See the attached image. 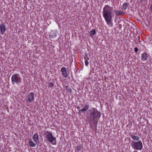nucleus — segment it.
Returning <instances> with one entry per match:
<instances>
[{"instance_id":"nucleus-1","label":"nucleus","mask_w":152,"mask_h":152,"mask_svg":"<svg viewBox=\"0 0 152 152\" xmlns=\"http://www.w3.org/2000/svg\"><path fill=\"white\" fill-rule=\"evenodd\" d=\"M103 15L107 24L109 26H112L113 23L112 21L114 13L112 7L108 5H105L103 9Z\"/></svg>"},{"instance_id":"nucleus-2","label":"nucleus","mask_w":152,"mask_h":152,"mask_svg":"<svg viewBox=\"0 0 152 152\" xmlns=\"http://www.w3.org/2000/svg\"><path fill=\"white\" fill-rule=\"evenodd\" d=\"M43 135L47 141L50 142L51 144L54 145H56V138L53 136L51 131H45L44 132Z\"/></svg>"},{"instance_id":"nucleus-3","label":"nucleus","mask_w":152,"mask_h":152,"mask_svg":"<svg viewBox=\"0 0 152 152\" xmlns=\"http://www.w3.org/2000/svg\"><path fill=\"white\" fill-rule=\"evenodd\" d=\"M101 117V113L96 108L93 109L91 113L90 118L91 121H94L96 124L97 123L99 119Z\"/></svg>"},{"instance_id":"nucleus-4","label":"nucleus","mask_w":152,"mask_h":152,"mask_svg":"<svg viewBox=\"0 0 152 152\" xmlns=\"http://www.w3.org/2000/svg\"><path fill=\"white\" fill-rule=\"evenodd\" d=\"M22 78L19 74H13L11 77L12 83V84L15 85L16 83L17 85H19L21 83Z\"/></svg>"},{"instance_id":"nucleus-5","label":"nucleus","mask_w":152,"mask_h":152,"mask_svg":"<svg viewBox=\"0 0 152 152\" xmlns=\"http://www.w3.org/2000/svg\"><path fill=\"white\" fill-rule=\"evenodd\" d=\"M134 148L135 150H141L142 148V144L141 141L134 142Z\"/></svg>"},{"instance_id":"nucleus-6","label":"nucleus","mask_w":152,"mask_h":152,"mask_svg":"<svg viewBox=\"0 0 152 152\" xmlns=\"http://www.w3.org/2000/svg\"><path fill=\"white\" fill-rule=\"evenodd\" d=\"M34 100V93L33 92H31L27 96L26 100L28 102H31Z\"/></svg>"},{"instance_id":"nucleus-7","label":"nucleus","mask_w":152,"mask_h":152,"mask_svg":"<svg viewBox=\"0 0 152 152\" xmlns=\"http://www.w3.org/2000/svg\"><path fill=\"white\" fill-rule=\"evenodd\" d=\"M6 30V27L5 25L3 23H1L0 25V31L1 34L3 35Z\"/></svg>"},{"instance_id":"nucleus-8","label":"nucleus","mask_w":152,"mask_h":152,"mask_svg":"<svg viewBox=\"0 0 152 152\" xmlns=\"http://www.w3.org/2000/svg\"><path fill=\"white\" fill-rule=\"evenodd\" d=\"M61 72L62 75L65 78H67L68 76V75L66 71V69L65 67H62L61 69Z\"/></svg>"},{"instance_id":"nucleus-9","label":"nucleus","mask_w":152,"mask_h":152,"mask_svg":"<svg viewBox=\"0 0 152 152\" xmlns=\"http://www.w3.org/2000/svg\"><path fill=\"white\" fill-rule=\"evenodd\" d=\"M148 56V54L146 53H143L141 55V60L143 61H145L147 60Z\"/></svg>"},{"instance_id":"nucleus-10","label":"nucleus","mask_w":152,"mask_h":152,"mask_svg":"<svg viewBox=\"0 0 152 152\" xmlns=\"http://www.w3.org/2000/svg\"><path fill=\"white\" fill-rule=\"evenodd\" d=\"M89 105L87 104L85 105L84 106V107L82 109L80 110H79V114H81L82 112L84 111H86L89 107Z\"/></svg>"},{"instance_id":"nucleus-11","label":"nucleus","mask_w":152,"mask_h":152,"mask_svg":"<svg viewBox=\"0 0 152 152\" xmlns=\"http://www.w3.org/2000/svg\"><path fill=\"white\" fill-rule=\"evenodd\" d=\"M130 136L132 139L134 140L138 141L139 140H140V137L138 136H135L134 135L132 134Z\"/></svg>"},{"instance_id":"nucleus-12","label":"nucleus","mask_w":152,"mask_h":152,"mask_svg":"<svg viewBox=\"0 0 152 152\" xmlns=\"http://www.w3.org/2000/svg\"><path fill=\"white\" fill-rule=\"evenodd\" d=\"M34 140L35 142L38 141L39 137L37 133H35L33 137Z\"/></svg>"},{"instance_id":"nucleus-13","label":"nucleus","mask_w":152,"mask_h":152,"mask_svg":"<svg viewBox=\"0 0 152 152\" xmlns=\"http://www.w3.org/2000/svg\"><path fill=\"white\" fill-rule=\"evenodd\" d=\"M96 33V30L95 29H92L90 31V36L92 37L93 36H94L95 34Z\"/></svg>"},{"instance_id":"nucleus-14","label":"nucleus","mask_w":152,"mask_h":152,"mask_svg":"<svg viewBox=\"0 0 152 152\" xmlns=\"http://www.w3.org/2000/svg\"><path fill=\"white\" fill-rule=\"evenodd\" d=\"M29 145L30 147H35L36 146L35 144L31 140H30L29 141Z\"/></svg>"},{"instance_id":"nucleus-15","label":"nucleus","mask_w":152,"mask_h":152,"mask_svg":"<svg viewBox=\"0 0 152 152\" xmlns=\"http://www.w3.org/2000/svg\"><path fill=\"white\" fill-rule=\"evenodd\" d=\"M127 5L128 6V4L127 3H124L121 9L122 10H125L127 8Z\"/></svg>"},{"instance_id":"nucleus-16","label":"nucleus","mask_w":152,"mask_h":152,"mask_svg":"<svg viewBox=\"0 0 152 152\" xmlns=\"http://www.w3.org/2000/svg\"><path fill=\"white\" fill-rule=\"evenodd\" d=\"M83 149V145L81 144H79L78 145L77 147L76 150L78 151H81V150Z\"/></svg>"},{"instance_id":"nucleus-17","label":"nucleus","mask_w":152,"mask_h":152,"mask_svg":"<svg viewBox=\"0 0 152 152\" xmlns=\"http://www.w3.org/2000/svg\"><path fill=\"white\" fill-rule=\"evenodd\" d=\"M137 37L135 38V39H134V41L136 43L138 42V41L139 42H140V37L139 35H136Z\"/></svg>"},{"instance_id":"nucleus-18","label":"nucleus","mask_w":152,"mask_h":152,"mask_svg":"<svg viewBox=\"0 0 152 152\" xmlns=\"http://www.w3.org/2000/svg\"><path fill=\"white\" fill-rule=\"evenodd\" d=\"M121 10H115V13L116 15L118 16L120 15Z\"/></svg>"},{"instance_id":"nucleus-19","label":"nucleus","mask_w":152,"mask_h":152,"mask_svg":"<svg viewBox=\"0 0 152 152\" xmlns=\"http://www.w3.org/2000/svg\"><path fill=\"white\" fill-rule=\"evenodd\" d=\"M66 90L68 92H69V93H70L71 92L72 89L71 88L68 87V86H66Z\"/></svg>"},{"instance_id":"nucleus-20","label":"nucleus","mask_w":152,"mask_h":152,"mask_svg":"<svg viewBox=\"0 0 152 152\" xmlns=\"http://www.w3.org/2000/svg\"><path fill=\"white\" fill-rule=\"evenodd\" d=\"M84 58L85 60H89L88 57V54L86 53H85Z\"/></svg>"},{"instance_id":"nucleus-21","label":"nucleus","mask_w":152,"mask_h":152,"mask_svg":"<svg viewBox=\"0 0 152 152\" xmlns=\"http://www.w3.org/2000/svg\"><path fill=\"white\" fill-rule=\"evenodd\" d=\"M49 85L50 87V88H52L53 86V83L50 82L49 84Z\"/></svg>"},{"instance_id":"nucleus-22","label":"nucleus","mask_w":152,"mask_h":152,"mask_svg":"<svg viewBox=\"0 0 152 152\" xmlns=\"http://www.w3.org/2000/svg\"><path fill=\"white\" fill-rule=\"evenodd\" d=\"M134 52L136 53H137L138 52V51L139 50H138V48L137 47L135 48L134 49Z\"/></svg>"},{"instance_id":"nucleus-23","label":"nucleus","mask_w":152,"mask_h":152,"mask_svg":"<svg viewBox=\"0 0 152 152\" xmlns=\"http://www.w3.org/2000/svg\"><path fill=\"white\" fill-rule=\"evenodd\" d=\"M125 14V12L121 10L120 12V15H123Z\"/></svg>"},{"instance_id":"nucleus-24","label":"nucleus","mask_w":152,"mask_h":152,"mask_svg":"<svg viewBox=\"0 0 152 152\" xmlns=\"http://www.w3.org/2000/svg\"><path fill=\"white\" fill-rule=\"evenodd\" d=\"M88 62L87 61V60H85V65L86 66H87L88 64Z\"/></svg>"},{"instance_id":"nucleus-25","label":"nucleus","mask_w":152,"mask_h":152,"mask_svg":"<svg viewBox=\"0 0 152 152\" xmlns=\"http://www.w3.org/2000/svg\"><path fill=\"white\" fill-rule=\"evenodd\" d=\"M151 10L152 11V4L151 5Z\"/></svg>"},{"instance_id":"nucleus-26","label":"nucleus","mask_w":152,"mask_h":152,"mask_svg":"<svg viewBox=\"0 0 152 152\" xmlns=\"http://www.w3.org/2000/svg\"><path fill=\"white\" fill-rule=\"evenodd\" d=\"M141 2H143L144 0H140Z\"/></svg>"}]
</instances>
